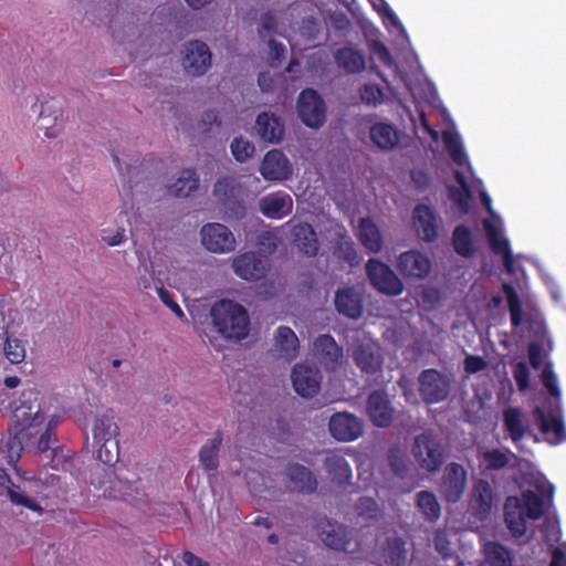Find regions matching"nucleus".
<instances>
[{
	"label": "nucleus",
	"mask_w": 566,
	"mask_h": 566,
	"mask_svg": "<svg viewBox=\"0 0 566 566\" xmlns=\"http://www.w3.org/2000/svg\"><path fill=\"white\" fill-rule=\"evenodd\" d=\"M300 339L294 331L287 326H279L272 338V355L284 363H291L300 354Z\"/></svg>",
	"instance_id": "20"
},
{
	"label": "nucleus",
	"mask_w": 566,
	"mask_h": 566,
	"mask_svg": "<svg viewBox=\"0 0 566 566\" xmlns=\"http://www.w3.org/2000/svg\"><path fill=\"white\" fill-rule=\"evenodd\" d=\"M259 208L264 216L279 219L292 211L293 200L287 193L274 192L262 197Z\"/></svg>",
	"instance_id": "32"
},
{
	"label": "nucleus",
	"mask_w": 566,
	"mask_h": 566,
	"mask_svg": "<svg viewBox=\"0 0 566 566\" xmlns=\"http://www.w3.org/2000/svg\"><path fill=\"white\" fill-rule=\"evenodd\" d=\"M357 237L360 243L370 253H378L382 248V238L379 229L369 218H363L357 228Z\"/></svg>",
	"instance_id": "37"
},
{
	"label": "nucleus",
	"mask_w": 566,
	"mask_h": 566,
	"mask_svg": "<svg viewBox=\"0 0 566 566\" xmlns=\"http://www.w3.org/2000/svg\"><path fill=\"white\" fill-rule=\"evenodd\" d=\"M333 254L349 263L354 266L360 262V258L355 249V243L352 238L345 234H339L334 242Z\"/></svg>",
	"instance_id": "45"
},
{
	"label": "nucleus",
	"mask_w": 566,
	"mask_h": 566,
	"mask_svg": "<svg viewBox=\"0 0 566 566\" xmlns=\"http://www.w3.org/2000/svg\"><path fill=\"white\" fill-rule=\"evenodd\" d=\"M528 358L534 369H541L545 358L544 342L532 340L528 345Z\"/></svg>",
	"instance_id": "61"
},
{
	"label": "nucleus",
	"mask_w": 566,
	"mask_h": 566,
	"mask_svg": "<svg viewBox=\"0 0 566 566\" xmlns=\"http://www.w3.org/2000/svg\"><path fill=\"white\" fill-rule=\"evenodd\" d=\"M416 506L427 522L434 523L441 515V505L432 491H420L416 494Z\"/></svg>",
	"instance_id": "40"
},
{
	"label": "nucleus",
	"mask_w": 566,
	"mask_h": 566,
	"mask_svg": "<svg viewBox=\"0 0 566 566\" xmlns=\"http://www.w3.org/2000/svg\"><path fill=\"white\" fill-rule=\"evenodd\" d=\"M247 483L250 490V493L253 496H263L268 492V486L265 483V478L259 472L251 471L247 473Z\"/></svg>",
	"instance_id": "58"
},
{
	"label": "nucleus",
	"mask_w": 566,
	"mask_h": 566,
	"mask_svg": "<svg viewBox=\"0 0 566 566\" xmlns=\"http://www.w3.org/2000/svg\"><path fill=\"white\" fill-rule=\"evenodd\" d=\"M526 323L528 325V331L534 337V340L545 342L546 339V327L544 321L539 317L538 314H532L527 316Z\"/></svg>",
	"instance_id": "60"
},
{
	"label": "nucleus",
	"mask_w": 566,
	"mask_h": 566,
	"mask_svg": "<svg viewBox=\"0 0 566 566\" xmlns=\"http://www.w3.org/2000/svg\"><path fill=\"white\" fill-rule=\"evenodd\" d=\"M6 481L7 483L0 484V496L7 495L15 505H21L35 512L42 511V507L23 488L13 484L9 479H6Z\"/></svg>",
	"instance_id": "38"
},
{
	"label": "nucleus",
	"mask_w": 566,
	"mask_h": 566,
	"mask_svg": "<svg viewBox=\"0 0 566 566\" xmlns=\"http://www.w3.org/2000/svg\"><path fill=\"white\" fill-rule=\"evenodd\" d=\"M397 268L406 277L423 279L429 274L431 264L426 255L410 250L399 255Z\"/></svg>",
	"instance_id": "29"
},
{
	"label": "nucleus",
	"mask_w": 566,
	"mask_h": 566,
	"mask_svg": "<svg viewBox=\"0 0 566 566\" xmlns=\"http://www.w3.org/2000/svg\"><path fill=\"white\" fill-rule=\"evenodd\" d=\"M328 429L336 440L349 442L364 433V421L349 412H336L329 418Z\"/></svg>",
	"instance_id": "18"
},
{
	"label": "nucleus",
	"mask_w": 566,
	"mask_h": 566,
	"mask_svg": "<svg viewBox=\"0 0 566 566\" xmlns=\"http://www.w3.org/2000/svg\"><path fill=\"white\" fill-rule=\"evenodd\" d=\"M316 533L322 543L334 551H346L350 544V534L346 526L331 521H319Z\"/></svg>",
	"instance_id": "22"
},
{
	"label": "nucleus",
	"mask_w": 566,
	"mask_h": 566,
	"mask_svg": "<svg viewBox=\"0 0 566 566\" xmlns=\"http://www.w3.org/2000/svg\"><path fill=\"white\" fill-rule=\"evenodd\" d=\"M268 262L264 258L253 251L235 255L231 260V269L237 276L245 281H258L265 276Z\"/></svg>",
	"instance_id": "17"
},
{
	"label": "nucleus",
	"mask_w": 566,
	"mask_h": 566,
	"mask_svg": "<svg viewBox=\"0 0 566 566\" xmlns=\"http://www.w3.org/2000/svg\"><path fill=\"white\" fill-rule=\"evenodd\" d=\"M119 428L112 411L97 413L92 426L94 446L97 448V459L108 467L119 460V444L117 437Z\"/></svg>",
	"instance_id": "5"
},
{
	"label": "nucleus",
	"mask_w": 566,
	"mask_h": 566,
	"mask_svg": "<svg viewBox=\"0 0 566 566\" xmlns=\"http://www.w3.org/2000/svg\"><path fill=\"white\" fill-rule=\"evenodd\" d=\"M528 489L522 492L521 497L511 496L504 504L505 523L514 537L526 533L527 521L541 518L545 506L553 495V486L541 474H531L526 481Z\"/></svg>",
	"instance_id": "1"
},
{
	"label": "nucleus",
	"mask_w": 566,
	"mask_h": 566,
	"mask_svg": "<svg viewBox=\"0 0 566 566\" xmlns=\"http://www.w3.org/2000/svg\"><path fill=\"white\" fill-rule=\"evenodd\" d=\"M410 454L416 464L427 473H436L447 459V450L441 438L426 430L412 438Z\"/></svg>",
	"instance_id": "6"
},
{
	"label": "nucleus",
	"mask_w": 566,
	"mask_h": 566,
	"mask_svg": "<svg viewBox=\"0 0 566 566\" xmlns=\"http://www.w3.org/2000/svg\"><path fill=\"white\" fill-rule=\"evenodd\" d=\"M513 377L521 391H525L528 388L530 370L524 361H518L513 365Z\"/></svg>",
	"instance_id": "62"
},
{
	"label": "nucleus",
	"mask_w": 566,
	"mask_h": 566,
	"mask_svg": "<svg viewBox=\"0 0 566 566\" xmlns=\"http://www.w3.org/2000/svg\"><path fill=\"white\" fill-rule=\"evenodd\" d=\"M367 276L371 285L388 296H398L403 292V284L397 274L385 263L370 259L366 264Z\"/></svg>",
	"instance_id": "12"
},
{
	"label": "nucleus",
	"mask_w": 566,
	"mask_h": 566,
	"mask_svg": "<svg viewBox=\"0 0 566 566\" xmlns=\"http://www.w3.org/2000/svg\"><path fill=\"white\" fill-rule=\"evenodd\" d=\"M355 511L359 517L367 522L378 521L382 516V511L377 502L368 496H363L357 500Z\"/></svg>",
	"instance_id": "49"
},
{
	"label": "nucleus",
	"mask_w": 566,
	"mask_h": 566,
	"mask_svg": "<svg viewBox=\"0 0 566 566\" xmlns=\"http://www.w3.org/2000/svg\"><path fill=\"white\" fill-rule=\"evenodd\" d=\"M291 242L307 256H314L318 250V240L312 226L297 223L291 227Z\"/></svg>",
	"instance_id": "31"
},
{
	"label": "nucleus",
	"mask_w": 566,
	"mask_h": 566,
	"mask_svg": "<svg viewBox=\"0 0 566 566\" xmlns=\"http://www.w3.org/2000/svg\"><path fill=\"white\" fill-rule=\"evenodd\" d=\"M504 427L514 441L523 438L526 423L521 409L509 408L504 411Z\"/></svg>",
	"instance_id": "46"
},
{
	"label": "nucleus",
	"mask_w": 566,
	"mask_h": 566,
	"mask_svg": "<svg viewBox=\"0 0 566 566\" xmlns=\"http://www.w3.org/2000/svg\"><path fill=\"white\" fill-rule=\"evenodd\" d=\"M542 380L549 397L541 407L535 408L534 420L546 439L552 443H557L563 440L564 424L559 406L560 391L549 366L544 367Z\"/></svg>",
	"instance_id": "3"
},
{
	"label": "nucleus",
	"mask_w": 566,
	"mask_h": 566,
	"mask_svg": "<svg viewBox=\"0 0 566 566\" xmlns=\"http://www.w3.org/2000/svg\"><path fill=\"white\" fill-rule=\"evenodd\" d=\"M369 138L377 149L389 153L402 146L406 134L392 123L376 122L369 127Z\"/></svg>",
	"instance_id": "16"
},
{
	"label": "nucleus",
	"mask_w": 566,
	"mask_h": 566,
	"mask_svg": "<svg viewBox=\"0 0 566 566\" xmlns=\"http://www.w3.org/2000/svg\"><path fill=\"white\" fill-rule=\"evenodd\" d=\"M32 108L39 114V125L44 129V135L48 138L57 137L64 123L63 103L56 98H49L39 106L34 104Z\"/></svg>",
	"instance_id": "14"
},
{
	"label": "nucleus",
	"mask_w": 566,
	"mask_h": 566,
	"mask_svg": "<svg viewBox=\"0 0 566 566\" xmlns=\"http://www.w3.org/2000/svg\"><path fill=\"white\" fill-rule=\"evenodd\" d=\"M452 388V375L436 368L424 369L418 376V392L427 405L447 400Z\"/></svg>",
	"instance_id": "7"
},
{
	"label": "nucleus",
	"mask_w": 566,
	"mask_h": 566,
	"mask_svg": "<svg viewBox=\"0 0 566 566\" xmlns=\"http://www.w3.org/2000/svg\"><path fill=\"white\" fill-rule=\"evenodd\" d=\"M313 354L326 370H336L343 365L344 352L328 334L319 335L313 343Z\"/></svg>",
	"instance_id": "19"
},
{
	"label": "nucleus",
	"mask_w": 566,
	"mask_h": 566,
	"mask_svg": "<svg viewBox=\"0 0 566 566\" xmlns=\"http://www.w3.org/2000/svg\"><path fill=\"white\" fill-rule=\"evenodd\" d=\"M222 433L217 431L199 451V461L206 471H214L219 465V452L222 444Z\"/></svg>",
	"instance_id": "39"
},
{
	"label": "nucleus",
	"mask_w": 566,
	"mask_h": 566,
	"mask_svg": "<svg viewBox=\"0 0 566 566\" xmlns=\"http://www.w3.org/2000/svg\"><path fill=\"white\" fill-rule=\"evenodd\" d=\"M413 226L421 240L431 242L438 238L437 219L429 207L419 205L415 208Z\"/></svg>",
	"instance_id": "33"
},
{
	"label": "nucleus",
	"mask_w": 566,
	"mask_h": 566,
	"mask_svg": "<svg viewBox=\"0 0 566 566\" xmlns=\"http://www.w3.org/2000/svg\"><path fill=\"white\" fill-rule=\"evenodd\" d=\"M284 475L289 481V489L297 493H313L317 488V480L312 471L300 464L290 463L284 469Z\"/></svg>",
	"instance_id": "26"
},
{
	"label": "nucleus",
	"mask_w": 566,
	"mask_h": 566,
	"mask_svg": "<svg viewBox=\"0 0 566 566\" xmlns=\"http://www.w3.org/2000/svg\"><path fill=\"white\" fill-rule=\"evenodd\" d=\"M199 235L201 245L214 254H228L237 248L234 234L223 223H207L201 227Z\"/></svg>",
	"instance_id": "10"
},
{
	"label": "nucleus",
	"mask_w": 566,
	"mask_h": 566,
	"mask_svg": "<svg viewBox=\"0 0 566 566\" xmlns=\"http://www.w3.org/2000/svg\"><path fill=\"white\" fill-rule=\"evenodd\" d=\"M199 187V178L193 170H184L180 176L168 186L167 191L170 196L186 198L196 191Z\"/></svg>",
	"instance_id": "42"
},
{
	"label": "nucleus",
	"mask_w": 566,
	"mask_h": 566,
	"mask_svg": "<svg viewBox=\"0 0 566 566\" xmlns=\"http://www.w3.org/2000/svg\"><path fill=\"white\" fill-rule=\"evenodd\" d=\"M4 355L12 364H20L25 358V348L18 338L8 337L4 343Z\"/></svg>",
	"instance_id": "57"
},
{
	"label": "nucleus",
	"mask_w": 566,
	"mask_h": 566,
	"mask_svg": "<svg viewBox=\"0 0 566 566\" xmlns=\"http://www.w3.org/2000/svg\"><path fill=\"white\" fill-rule=\"evenodd\" d=\"M453 247L457 253L469 256L472 253L470 232L464 227H457L453 233Z\"/></svg>",
	"instance_id": "55"
},
{
	"label": "nucleus",
	"mask_w": 566,
	"mask_h": 566,
	"mask_svg": "<svg viewBox=\"0 0 566 566\" xmlns=\"http://www.w3.org/2000/svg\"><path fill=\"white\" fill-rule=\"evenodd\" d=\"M258 33L263 42L274 39L277 34V21L271 13H264L261 15Z\"/></svg>",
	"instance_id": "56"
},
{
	"label": "nucleus",
	"mask_w": 566,
	"mask_h": 566,
	"mask_svg": "<svg viewBox=\"0 0 566 566\" xmlns=\"http://www.w3.org/2000/svg\"><path fill=\"white\" fill-rule=\"evenodd\" d=\"M213 329L224 339L240 342L250 332V316L243 305L231 301L216 302L209 312Z\"/></svg>",
	"instance_id": "4"
},
{
	"label": "nucleus",
	"mask_w": 566,
	"mask_h": 566,
	"mask_svg": "<svg viewBox=\"0 0 566 566\" xmlns=\"http://www.w3.org/2000/svg\"><path fill=\"white\" fill-rule=\"evenodd\" d=\"M268 45V56L272 66H277L285 54V46L275 39L265 42Z\"/></svg>",
	"instance_id": "63"
},
{
	"label": "nucleus",
	"mask_w": 566,
	"mask_h": 566,
	"mask_svg": "<svg viewBox=\"0 0 566 566\" xmlns=\"http://www.w3.org/2000/svg\"><path fill=\"white\" fill-rule=\"evenodd\" d=\"M483 554L490 566H512L513 554L497 542H486L483 547Z\"/></svg>",
	"instance_id": "44"
},
{
	"label": "nucleus",
	"mask_w": 566,
	"mask_h": 566,
	"mask_svg": "<svg viewBox=\"0 0 566 566\" xmlns=\"http://www.w3.org/2000/svg\"><path fill=\"white\" fill-rule=\"evenodd\" d=\"M323 467L329 480L337 485L350 483L352 468L345 453L340 451H328L323 459Z\"/></svg>",
	"instance_id": "27"
},
{
	"label": "nucleus",
	"mask_w": 566,
	"mask_h": 566,
	"mask_svg": "<svg viewBox=\"0 0 566 566\" xmlns=\"http://www.w3.org/2000/svg\"><path fill=\"white\" fill-rule=\"evenodd\" d=\"M30 448H35L36 452L39 453H46L48 451H50L51 453L50 455H46V458H54L60 451L55 433H51L50 431L45 430L40 436L36 442H33L31 440ZM27 449H29V447Z\"/></svg>",
	"instance_id": "52"
},
{
	"label": "nucleus",
	"mask_w": 566,
	"mask_h": 566,
	"mask_svg": "<svg viewBox=\"0 0 566 566\" xmlns=\"http://www.w3.org/2000/svg\"><path fill=\"white\" fill-rule=\"evenodd\" d=\"M259 171L265 180L282 181L292 176L293 167L281 150L272 149L265 154Z\"/></svg>",
	"instance_id": "21"
},
{
	"label": "nucleus",
	"mask_w": 566,
	"mask_h": 566,
	"mask_svg": "<svg viewBox=\"0 0 566 566\" xmlns=\"http://www.w3.org/2000/svg\"><path fill=\"white\" fill-rule=\"evenodd\" d=\"M15 421L14 434L8 441V448L17 457L31 446V439L38 433V427L44 422V413L41 409L39 392L34 389L24 390L20 403L13 411Z\"/></svg>",
	"instance_id": "2"
},
{
	"label": "nucleus",
	"mask_w": 566,
	"mask_h": 566,
	"mask_svg": "<svg viewBox=\"0 0 566 566\" xmlns=\"http://www.w3.org/2000/svg\"><path fill=\"white\" fill-rule=\"evenodd\" d=\"M442 139L453 161L458 165L464 164L467 157L459 136L453 132L447 130L443 132Z\"/></svg>",
	"instance_id": "51"
},
{
	"label": "nucleus",
	"mask_w": 566,
	"mask_h": 566,
	"mask_svg": "<svg viewBox=\"0 0 566 566\" xmlns=\"http://www.w3.org/2000/svg\"><path fill=\"white\" fill-rule=\"evenodd\" d=\"M503 292L505 293V296L507 298L512 325L517 327L523 322L520 297L515 289L509 283L503 284Z\"/></svg>",
	"instance_id": "50"
},
{
	"label": "nucleus",
	"mask_w": 566,
	"mask_h": 566,
	"mask_svg": "<svg viewBox=\"0 0 566 566\" xmlns=\"http://www.w3.org/2000/svg\"><path fill=\"white\" fill-rule=\"evenodd\" d=\"M514 455L509 451L497 449L486 450L481 454V463L486 470H501L505 468Z\"/></svg>",
	"instance_id": "48"
},
{
	"label": "nucleus",
	"mask_w": 566,
	"mask_h": 566,
	"mask_svg": "<svg viewBox=\"0 0 566 566\" xmlns=\"http://www.w3.org/2000/svg\"><path fill=\"white\" fill-rule=\"evenodd\" d=\"M297 114L304 125L318 129L326 122V105L321 95L306 88L301 92L296 103Z\"/></svg>",
	"instance_id": "11"
},
{
	"label": "nucleus",
	"mask_w": 566,
	"mask_h": 566,
	"mask_svg": "<svg viewBox=\"0 0 566 566\" xmlns=\"http://www.w3.org/2000/svg\"><path fill=\"white\" fill-rule=\"evenodd\" d=\"M181 54L182 70L190 77L205 75L212 64L210 48L200 40L189 41L184 44Z\"/></svg>",
	"instance_id": "9"
},
{
	"label": "nucleus",
	"mask_w": 566,
	"mask_h": 566,
	"mask_svg": "<svg viewBox=\"0 0 566 566\" xmlns=\"http://www.w3.org/2000/svg\"><path fill=\"white\" fill-rule=\"evenodd\" d=\"M367 413L371 422L379 428L388 427L394 419V408L385 391L376 390L368 396Z\"/></svg>",
	"instance_id": "24"
},
{
	"label": "nucleus",
	"mask_w": 566,
	"mask_h": 566,
	"mask_svg": "<svg viewBox=\"0 0 566 566\" xmlns=\"http://www.w3.org/2000/svg\"><path fill=\"white\" fill-rule=\"evenodd\" d=\"M334 57L337 65L346 73H359L365 70L366 62L364 55L353 48L337 50Z\"/></svg>",
	"instance_id": "41"
},
{
	"label": "nucleus",
	"mask_w": 566,
	"mask_h": 566,
	"mask_svg": "<svg viewBox=\"0 0 566 566\" xmlns=\"http://www.w3.org/2000/svg\"><path fill=\"white\" fill-rule=\"evenodd\" d=\"M376 557L381 566H402L407 558L406 543L397 533L377 538Z\"/></svg>",
	"instance_id": "15"
},
{
	"label": "nucleus",
	"mask_w": 566,
	"mask_h": 566,
	"mask_svg": "<svg viewBox=\"0 0 566 566\" xmlns=\"http://www.w3.org/2000/svg\"><path fill=\"white\" fill-rule=\"evenodd\" d=\"M112 483L111 486H105L104 481H95L92 480V483H96L98 488H104V496L113 497V499H124L127 500L132 496V486L123 481H109Z\"/></svg>",
	"instance_id": "54"
},
{
	"label": "nucleus",
	"mask_w": 566,
	"mask_h": 566,
	"mask_svg": "<svg viewBox=\"0 0 566 566\" xmlns=\"http://www.w3.org/2000/svg\"><path fill=\"white\" fill-rule=\"evenodd\" d=\"M484 229L492 250L496 254L502 255L505 271L510 274H514V256L510 250L509 241L501 234V229L489 220L484 221Z\"/></svg>",
	"instance_id": "30"
},
{
	"label": "nucleus",
	"mask_w": 566,
	"mask_h": 566,
	"mask_svg": "<svg viewBox=\"0 0 566 566\" xmlns=\"http://www.w3.org/2000/svg\"><path fill=\"white\" fill-rule=\"evenodd\" d=\"M352 356L356 365L367 374L377 373L382 365L379 347L371 342L353 344Z\"/></svg>",
	"instance_id": "25"
},
{
	"label": "nucleus",
	"mask_w": 566,
	"mask_h": 566,
	"mask_svg": "<svg viewBox=\"0 0 566 566\" xmlns=\"http://www.w3.org/2000/svg\"><path fill=\"white\" fill-rule=\"evenodd\" d=\"M242 192L243 188L241 182L233 177L219 178L212 190L213 196L222 202V205L231 199L240 198Z\"/></svg>",
	"instance_id": "43"
},
{
	"label": "nucleus",
	"mask_w": 566,
	"mask_h": 566,
	"mask_svg": "<svg viewBox=\"0 0 566 566\" xmlns=\"http://www.w3.org/2000/svg\"><path fill=\"white\" fill-rule=\"evenodd\" d=\"M323 376L321 370L308 361L297 363L291 370L292 386L303 398H313L321 389Z\"/></svg>",
	"instance_id": "13"
},
{
	"label": "nucleus",
	"mask_w": 566,
	"mask_h": 566,
	"mask_svg": "<svg viewBox=\"0 0 566 566\" xmlns=\"http://www.w3.org/2000/svg\"><path fill=\"white\" fill-rule=\"evenodd\" d=\"M101 239L108 247H118L127 240L126 230L123 227H119L116 230L103 229Z\"/></svg>",
	"instance_id": "59"
},
{
	"label": "nucleus",
	"mask_w": 566,
	"mask_h": 566,
	"mask_svg": "<svg viewBox=\"0 0 566 566\" xmlns=\"http://www.w3.org/2000/svg\"><path fill=\"white\" fill-rule=\"evenodd\" d=\"M112 39L120 44H133L142 35V29L133 15L117 14L108 23Z\"/></svg>",
	"instance_id": "23"
},
{
	"label": "nucleus",
	"mask_w": 566,
	"mask_h": 566,
	"mask_svg": "<svg viewBox=\"0 0 566 566\" xmlns=\"http://www.w3.org/2000/svg\"><path fill=\"white\" fill-rule=\"evenodd\" d=\"M360 98L369 105H377L382 102V92L377 85H365L360 91Z\"/></svg>",
	"instance_id": "64"
},
{
	"label": "nucleus",
	"mask_w": 566,
	"mask_h": 566,
	"mask_svg": "<svg viewBox=\"0 0 566 566\" xmlns=\"http://www.w3.org/2000/svg\"><path fill=\"white\" fill-rule=\"evenodd\" d=\"M468 486V471L458 463H448L442 471L440 482L438 484V492L446 503H458Z\"/></svg>",
	"instance_id": "8"
},
{
	"label": "nucleus",
	"mask_w": 566,
	"mask_h": 566,
	"mask_svg": "<svg viewBox=\"0 0 566 566\" xmlns=\"http://www.w3.org/2000/svg\"><path fill=\"white\" fill-rule=\"evenodd\" d=\"M253 129L256 136L271 144H279L284 136V124L279 116L270 112L258 115Z\"/></svg>",
	"instance_id": "28"
},
{
	"label": "nucleus",
	"mask_w": 566,
	"mask_h": 566,
	"mask_svg": "<svg viewBox=\"0 0 566 566\" xmlns=\"http://www.w3.org/2000/svg\"><path fill=\"white\" fill-rule=\"evenodd\" d=\"M338 313L357 319L363 314V298L359 292L353 287L337 291L334 300Z\"/></svg>",
	"instance_id": "34"
},
{
	"label": "nucleus",
	"mask_w": 566,
	"mask_h": 566,
	"mask_svg": "<svg viewBox=\"0 0 566 566\" xmlns=\"http://www.w3.org/2000/svg\"><path fill=\"white\" fill-rule=\"evenodd\" d=\"M230 149L233 157L239 163H245L248 159L252 158L255 153L254 145L242 136L235 137L232 140Z\"/></svg>",
	"instance_id": "53"
},
{
	"label": "nucleus",
	"mask_w": 566,
	"mask_h": 566,
	"mask_svg": "<svg viewBox=\"0 0 566 566\" xmlns=\"http://www.w3.org/2000/svg\"><path fill=\"white\" fill-rule=\"evenodd\" d=\"M493 493L491 484L485 480H478L472 488L470 503L474 514L484 520L492 506Z\"/></svg>",
	"instance_id": "35"
},
{
	"label": "nucleus",
	"mask_w": 566,
	"mask_h": 566,
	"mask_svg": "<svg viewBox=\"0 0 566 566\" xmlns=\"http://www.w3.org/2000/svg\"><path fill=\"white\" fill-rule=\"evenodd\" d=\"M135 253L138 259V264L135 269V280L138 289L146 293L151 291L153 287L156 290V286H159V284L156 283L154 264L149 254L143 250H136Z\"/></svg>",
	"instance_id": "36"
},
{
	"label": "nucleus",
	"mask_w": 566,
	"mask_h": 566,
	"mask_svg": "<svg viewBox=\"0 0 566 566\" xmlns=\"http://www.w3.org/2000/svg\"><path fill=\"white\" fill-rule=\"evenodd\" d=\"M387 461L392 473L399 478H405L409 473L410 465L405 451L398 444L388 449Z\"/></svg>",
	"instance_id": "47"
}]
</instances>
